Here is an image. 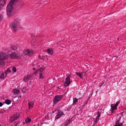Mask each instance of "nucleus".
<instances>
[{
    "instance_id": "9d476101",
    "label": "nucleus",
    "mask_w": 126,
    "mask_h": 126,
    "mask_svg": "<svg viewBox=\"0 0 126 126\" xmlns=\"http://www.w3.org/2000/svg\"><path fill=\"white\" fill-rule=\"evenodd\" d=\"M44 69L43 67H41L40 69H37L34 72V74L35 76H37V74L38 73H44Z\"/></svg>"
},
{
    "instance_id": "c9c22d12",
    "label": "nucleus",
    "mask_w": 126,
    "mask_h": 126,
    "mask_svg": "<svg viewBox=\"0 0 126 126\" xmlns=\"http://www.w3.org/2000/svg\"><path fill=\"white\" fill-rule=\"evenodd\" d=\"M116 57V58H117V57Z\"/></svg>"
},
{
    "instance_id": "473e14b6",
    "label": "nucleus",
    "mask_w": 126,
    "mask_h": 126,
    "mask_svg": "<svg viewBox=\"0 0 126 126\" xmlns=\"http://www.w3.org/2000/svg\"><path fill=\"white\" fill-rule=\"evenodd\" d=\"M5 49L6 50V51H8L9 52H11V51L10 50H9V48H7L6 49Z\"/></svg>"
},
{
    "instance_id": "c85d7f7f",
    "label": "nucleus",
    "mask_w": 126,
    "mask_h": 126,
    "mask_svg": "<svg viewBox=\"0 0 126 126\" xmlns=\"http://www.w3.org/2000/svg\"><path fill=\"white\" fill-rule=\"evenodd\" d=\"M12 71L14 73L16 72V68L15 67H13L12 68Z\"/></svg>"
},
{
    "instance_id": "2eb2a0df",
    "label": "nucleus",
    "mask_w": 126,
    "mask_h": 126,
    "mask_svg": "<svg viewBox=\"0 0 126 126\" xmlns=\"http://www.w3.org/2000/svg\"><path fill=\"white\" fill-rule=\"evenodd\" d=\"M12 92L14 94L17 95L19 94L20 91L18 89L16 88L13 90Z\"/></svg>"
},
{
    "instance_id": "4c0bfd02",
    "label": "nucleus",
    "mask_w": 126,
    "mask_h": 126,
    "mask_svg": "<svg viewBox=\"0 0 126 126\" xmlns=\"http://www.w3.org/2000/svg\"><path fill=\"white\" fill-rule=\"evenodd\" d=\"M118 38H117V39H118Z\"/></svg>"
},
{
    "instance_id": "0eeeda50",
    "label": "nucleus",
    "mask_w": 126,
    "mask_h": 126,
    "mask_svg": "<svg viewBox=\"0 0 126 126\" xmlns=\"http://www.w3.org/2000/svg\"><path fill=\"white\" fill-rule=\"evenodd\" d=\"M23 53L25 55L30 56L34 54L33 51L29 49L24 50L23 51Z\"/></svg>"
},
{
    "instance_id": "7ed1b4c3",
    "label": "nucleus",
    "mask_w": 126,
    "mask_h": 126,
    "mask_svg": "<svg viewBox=\"0 0 126 126\" xmlns=\"http://www.w3.org/2000/svg\"><path fill=\"white\" fill-rule=\"evenodd\" d=\"M7 59V54L2 51L0 52V65H4L5 63V60Z\"/></svg>"
},
{
    "instance_id": "bb28decb",
    "label": "nucleus",
    "mask_w": 126,
    "mask_h": 126,
    "mask_svg": "<svg viewBox=\"0 0 126 126\" xmlns=\"http://www.w3.org/2000/svg\"><path fill=\"white\" fill-rule=\"evenodd\" d=\"M47 51L51 55L53 53V51L51 49H48Z\"/></svg>"
},
{
    "instance_id": "6ab92c4d",
    "label": "nucleus",
    "mask_w": 126,
    "mask_h": 126,
    "mask_svg": "<svg viewBox=\"0 0 126 126\" xmlns=\"http://www.w3.org/2000/svg\"><path fill=\"white\" fill-rule=\"evenodd\" d=\"M88 70H87L86 71V72H81L82 77H84L86 78L88 76V75L86 74V73L88 72Z\"/></svg>"
},
{
    "instance_id": "5701e85b",
    "label": "nucleus",
    "mask_w": 126,
    "mask_h": 126,
    "mask_svg": "<svg viewBox=\"0 0 126 126\" xmlns=\"http://www.w3.org/2000/svg\"><path fill=\"white\" fill-rule=\"evenodd\" d=\"M78 102V100L76 98H74L73 99V104H76Z\"/></svg>"
},
{
    "instance_id": "a878e982",
    "label": "nucleus",
    "mask_w": 126,
    "mask_h": 126,
    "mask_svg": "<svg viewBox=\"0 0 126 126\" xmlns=\"http://www.w3.org/2000/svg\"><path fill=\"white\" fill-rule=\"evenodd\" d=\"M76 74L77 76H79L80 78L83 79L81 76V73L76 72Z\"/></svg>"
},
{
    "instance_id": "1a4fd4ad",
    "label": "nucleus",
    "mask_w": 126,
    "mask_h": 126,
    "mask_svg": "<svg viewBox=\"0 0 126 126\" xmlns=\"http://www.w3.org/2000/svg\"><path fill=\"white\" fill-rule=\"evenodd\" d=\"M70 74L69 75V76L66 77L65 79V81L64 83V86L66 87L71 83L70 77Z\"/></svg>"
},
{
    "instance_id": "cd10ccee",
    "label": "nucleus",
    "mask_w": 126,
    "mask_h": 126,
    "mask_svg": "<svg viewBox=\"0 0 126 126\" xmlns=\"http://www.w3.org/2000/svg\"><path fill=\"white\" fill-rule=\"evenodd\" d=\"M70 123V122L69 120H67L65 122V126H67L68 125V124Z\"/></svg>"
},
{
    "instance_id": "72a5a7b5",
    "label": "nucleus",
    "mask_w": 126,
    "mask_h": 126,
    "mask_svg": "<svg viewBox=\"0 0 126 126\" xmlns=\"http://www.w3.org/2000/svg\"><path fill=\"white\" fill-rule=\"evenodd\" d=\"M3 105V104L2 102H0V107H1Z\"/></svg>"
},
{
    "instance_id": "20e7f679",
    "label": "nucleus",
    "mask_w": 126,
    "mask_h": 126,
    "mask_svg": "<svg viewBox=\"0 0 126 126\" xmlns=\"http://www.w3.org/2000/svg\"><path fill=\"white\" fill-rule=\"evenodd\" d=\"M7 54L8 59H19L20 58V55L15 52H12Z\"/></svg>"
},
{
    "instance_id": "39448f33",
    "label": "nucleus",
    "mask_w": 126,
    "mask_h": 126,
    "mask_svg": "<svg viewBox=\"0 0 126 126\" xmlns=\"http://www.w3.org/2000/svg\"><path fill=\"white\" fill-rule=\"evenodd\" d=\"M63 95H57L55 96L53 99V103L54 104H56L60 101L63 97Z\"/></svg>"
},
{
    "instance_id": "6e6552de",
    "label": "nucleus",
    "mask_w": 126,
    "mask_h": 126,
    "mask_svg": "<svg viewBox=\"0 0 126 126\" xmlns=\"http://www.w3.org/2000/svg\"><path fill=\"white\" fill-rule=\"evenodd\" d=\"M32 79V76L31 75H27L25 77L24 80L26 82L29 83H30L31 80Z\"/></svg>"
},
{
    "instance_id": "2f4dec72",
    "label": "nucleus",
    "mask_w": 126,
    "mask_h": 126,
    "mask_svg": "<svg viewBox=\"0 0 126 126\" xmlns=\"http://www.w3.org/2000/svg\"><path fill=\"white\" fill-rule=\"evenodd\" d=\"M120 103V101H118L116 102V104H115V105H116V106H117L118 104Z\"/></svg>"
},
{
    "instance_id": "7c9ffc66",
    "label": "nucleus",
    "mask_w": 126,
    "mask_h": 126,
    "mask_svg": "<svg viewBox=\"0 0 126 126\" xmlns=\"http://www.w3.org/2000/svg\"><path fill=\"white\" fill-rule=\"evenodd\" d=\"M71 107H68L66 109V110L67 111H69L71 110Z\"/></svg>"
},
{
    "instance_id": "4468645a",
    "label": "nucleus",
    "mask_w": 126,
    "mask_h": 126,
    "mask_svg": "<svg viewBox=\"0 0 126 126\" xmlns=\"http://www.w3.org/2000/svg\"><path fill=\"white\" fill-rule=\"evenodd\" d=\"M5 77L4 73L3 72H0V81L4 80Z\"/></svg>"
},
{
    "instance_id": "dca6fc26",
    "label": "nucleus",
    "mask_w": 126,
    "mask_h": 126,
    "mask_svg": "<svg viewBox=\"0 0 126 126\" xmlns=\"http://www.w3.org/2000/svg\"><path fill=\"white\" fill-rule=\"evenodd\" d=\"M6 1L5 0H1L0 1V6L2 8L6 4Z\"/></svg>"
},
{
    "instance_id": "9b49d317",
    "label": "nucleus",
    "mask_w": 126,
    "mask_h": 126,
    "mask_svg": "<svg viewBox=\"0 0 126 126\" xmlns=\"http://www.w3.org/2000/svg\"><path fill=\"white\" fill-rule=\"evenodd\" d=\"M58 114L55 116V118L56 119L59 118L62 115L64 114L63 112H61L60 110H58Z\"/></svg>"
},
{
    "instance_id": "a211bd4d",
    "label": "nucleus",
    "mask_w": 126,
    "mask_h": 126,
    "mask_svg": "<svg viewBox=\"0 0 126 126\" xmlns=\"http://www.w3.org/2000/svg\"><path fill=\"white\" fill-rule=\"evenodd\" d=\"M38 74H39L40 79H44L45 78L44 73L41 72L40 73H38Z\"/></svg>"
},
{
    "instance_id": "f3484780",
    "label": "nucleus",
    "mask_w": 126,
    "mask_h": 126,
    "mask_svg": "<svg viewBox=\"0 0 126 126\" xmlns=\"http://www.w3.org/2000/svg\"><path fill=\"white\" fill-rule=\"evenodd\" d=\"M11 68L9 67L8 68L6 71H5L4 72L5 73V76H6L9 73H10L11 72Z\"/></svg>"
},
{
    "instance_id": "ddd939ff",
    "label": "nucleus",
    "mask_w": 126,
    "mask_h": 126,
    "mask_svg": "<svg viewBox=\"0 0 126 126\" xmlns=\"http://www.w3.org/2000/svg\"><path fill=\"white\" fill-rule=\"evenodd\" d=\"M35 101V100L33 99L31 101V102H29V109L33 107V105H34V103Z\"/></svg>"
},
{
    "instance_id": "412c9836",
    "label": "nucleus",
    "mask_w": 126,
    "mask_h": 126,
    "mask_svg": "<svg viewBox=\"0 0 126 126\" xmlns=\"http://www.w3.org/2000/svg\"><path fill=\"white\" fill-rule=\"evenodd\" d=\"M5 103L9 105L11 103V101L9 99H6L5 101Z\"/></svg>"
},
{
    "instance_id": "aec40b11",
    "label": "nucleus",
    "mask_w": 126,
    "mask_h": 126,
    "mask_svg": "<svg viewBox=\"0 0 126 126\" xmlns=\"http://www.w3.org/2000/svg\"><path fill=\"white\" fill-rule=\"evenodd\" d=\"M31 121V119L29 117H27L25 120V122L26 124L30 123Z\"/></svg>"
},
{
    "instance_id": "393cba45",
    "label": "nucleus",
    "mask_w": 126,
    "mask_h": 126,
    "mask_svg": "<svg viewBox=\"0 0 126 126\" xmlns=\"http://www.w3.org/2000/svg\"><path fill=\"white\" fill-rule=\"evenodd\" d=\"M97 115L96 118V121H98L99 120V118L100 116V113L98 112L97 113Z\"/></svg>"
},
{
    "instance_id": "423d86ee",
    "label": "nucleus",
    "mask_w": 126,
    "mask_h": 126,
    "mask_svg": "<svg viewBox=\"0 0 126 126\" xmlns=\"http://www.w3.org/2000/svg\"><path fill=\"white\" fill-rule=\"evenodd\" d=\"M121 118V115L118 114L117 115V117L116 120L117 121L116 122V124L114 126H122L123 125L122 123H120L119 121L120 120Z\"/></svg>"
},
{
    "instance_id": "f8f14e48",
    "label": "nucleus",
    "mask_w": 126,
    "mask_h": 126,
    "mask_svg": "<svg viewBox=\"0 0 126 126\" xmlns=\"http://www.w3.org/2000/svg\"><path fill=\"white\" fill-rule=\"evenodd\" d=\"M19 116V114L16 113L14 114L13 117H11V120L12 121H14L16 120H17Z\"/></svg>"
},
{
    "instance_id": "c756f323",
    "label": "nucleus",
    "mask_w": 126,
    "mask_h": 126,
    "mask_svg": "<svg viewBox=\"0 0 126 126\" xmlns=\"http://www.w3.org/2000/svg\"><path fill=\"white\" fill-rule=\"evenodd\" d=\"M3 18V16L2 15H0V22Z\"/></svg>"
},
{
    "instance_id": "e433bc0d",
    "label": "nucleus",
    "mask_w": 126,
    "mask_h": 126,
    "mask_svg": "<svg viewBox=\"0 0 126 126\" xmlns=\"http://www.w3.org/2000/svg\"><path fill=\"white\" fill-rule=\"evenodd\" d=\"M0 126H1L0 124Z\"/></svg>"
},
{
    "instance_id": "f257e3e1",
    "label": "nucleus",
    "mask_w": 126,
    "mask_h": 126,
    "mask_svg": "<svg viewBox=\"0 0 126 126\" xmlns=\"http://www.w3.org/2000/svg\"><path fill=\"white\" fill-rule=\"evenodd\" d=\"M20 20L18 18H16L10 24V28L14 32H16L20 28Z\"/></svg>"
},
{
    "instance_id": "4be33fe9",
    "label": "nucleus",
    "mask_w": 126,
    "mask_h": 126,
    "mask_svg": "<svg viewBox=\"0 0 126 126\" xmlns=\"http://www.w3.org/2000/svg\"><path fill=\"white\" fill-rule=\"evenodd\" d=\"M11 48L12 49L14 50L17 49V47L16 46L12 45H11Z\"/></svg>"
},
{
    "instance_id": "b1692460",
    "label": "nucleus",
    "mask_w": 126,
    "mask_h": 126,
    "mask_svg": "<svg viewBox=\"0 0 126 126\" xmlns=\"http://www.w3.org/2000/svg\"><path fill=\"white\" fill-rule=\"evenodd\" d=\"M117 106L115 105L113 106L112 107L111 109L110 110L112 112L113 111V109L117 110Z\"/></svg>"
},
{
    "instance_id": "f03ea898",
    "label": "nucleus",
    "mask_w": 126,
    "mask_h": 126,
    "mask_svg": "<svg viewBox=\"0 0 126 126\" xmlns=\"http://www.w3.org/2000/svg\"><path fill=\"white\" fill-rule=\"evenodd\" d=\"M18 0H11L8 5L6 8V11L8 16L11 17L13 14V8L12 5L16 2Z\"/></svg>"
},
{
    "instance_id": "f704fd0d",
    "label": "nucleus",
    "mask_w": 126,
    "mask_h": 126,
    "mask_svg": "<svg viewBox=\"0 0 126 126\" xmlns=\"http://www.w3.org/2000/svg\"><path fill=\"white\" fill-rule=\"evenodd\" d=\"M32 69H33V70H35V69L34 68H32Z\"/></svg>"
}]
</instances>
